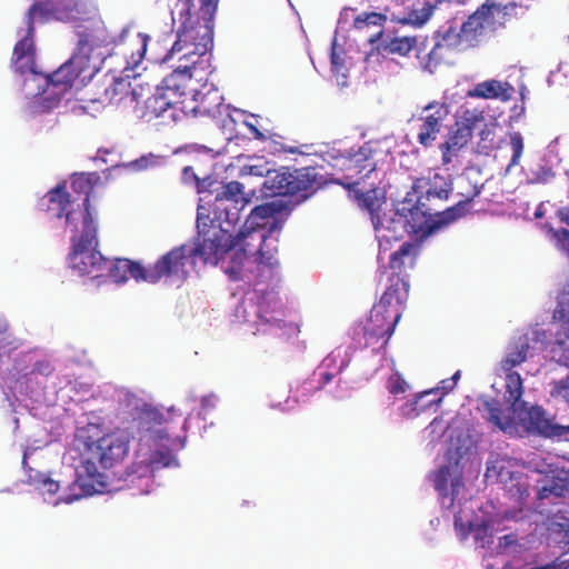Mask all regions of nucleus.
I'll list each match as a JSON object with an SVG mask.
<instances>
[{
  "label": "nucleus",
  "instance_id": "58",
  "mask_svg": "<svg viewBox=\"0 0 569 569\" xmlns=\"http://www.w3.org/2000/svg\"><path fill=\"white\" fill-rule=\"evenodd\" d=\"M244 126L248 128L249 132L256 140L266 141L268 139L267 134L260 131L256 123L246 120Z\"/></svg>",
  "mask_w": 569,
  "mask_h": 569
},
{
  "label": "nucleus",
  "instance_id": "9",
  "mask_svg": "<svg viewBox=\"0 0 569 569\" xmlns=\"http://www.w3.org/2000/svg\"><path fill=\"white\" fill-rule=\"evenodd\" d=\"M78 199H71V193L67 191L66 184H58L47 192L41 201L47 212L56 218H66L68 226L72 227V231H79L87 226L90 220L96 222L92 211L87 209L78 210L74 206Z\"/></svg>",
  "mask_w": 569,
  "mask_h": 569
},
{
  "label": "nucleus",
  "instance_id": "43",
  "mask_svg": "<svg viewBox=\"0 0 569 569\" xmlns=\"http://www.w3.org/2000/svg\"><path fill=\"white\" fill-rule=\"evenodd\" d=\"M488 8L491 16L493 12L500 14V24L503 26L513 19H518V9H521L522 6L515 1H510L506 4H502L501 2H491L488 3Z\"/></svg>",
  "mask_w": 569,
  "mask_h": 569
},
{
  "label": "nucleus",
  "instance_id": "41",
  "mask_svg": "<svg viewBox=\"0 0 569 569\" xmlns=\"http://www.w3.org/2000/svg\"><path fill=\"white\" fill-rule=\"evenodd\" d=\"M54 16V8L50 1H34L26 14V23L29 34H34V23L47 22Z\"/></svg>",
  "mask_w": 569,
  "mask_h": 569
},
{
  "label": "nucleus",
  "instance_id": "54",
  "mask_svg": "<svg viewBox=\"0 0 569 569\" xmlns=\"http://www.w3.org/2000/svg\"><path fill=\"white\" fill-rule=\"evenodd\" d=\"M48 475L42 473L40 471H33L30 469L28 475V482L34 486L37 489H41L43 480L47 479Z\"/></svg>",
  "mask_w": 569,
  "mask_h": 569
},
{
  "label": "nucleus",
  "instance_id": "12",
  "mask_svg": "<svg viewBox=\"0 0 569 569\" xmlns=\"http://www.w3.org/2000/svg\"><path fill=\"white\" fill-rule=\"evenodd\" d=\"M188 251L189 246L181 244L161 256L152 266L146 268V282L157 283L162 278H177L183 281L188 273L186 266L191 261Z\"/></svg>",
  "mask_w": 569,
  "mask_h": 569
},
{
  "label": "nucleus",
  "instance_id": "42",
  "mask_svg": "<svg viewBox=\"0 0 569 569\" xmlns=\"http://www.w3.org/2000/svg\"><path fill=\"white\" fill-rule=\"evenodd\" d=\"M551 351L560 352L559 361L569 367V325L559 322Z\"/></svg>",
  "mask_w": 569,
  "mask_h": 569
},
{
  "label": "nucleus",
  "instance_id": "7",
  "mask_svg": "<svg viewBox=\"0 0 569 569\" xmlns=\"http://www.w3.org/2000/svg\"><path fill=\"white\" fill-rule=\"evenodd\" d=\"M79 231L80 234H74L71 238V251L68 256L69 267L79 276L100 278L104 274L109 260L97 250L99 243L97 222L91 223L89 220L87 226Z\"/></svg>",
  "mask_w": 569,
  "mask_h": 569
},
{
  "label": "nucleus",
  "instance_id": "16",
  "mask_svg": "<svg viewBox=\"0 0 569 569\" xmlns=\"http://www.w3.org/2000/svg\"><path fill=\"white\" fill-rule=\"evenodd\" d=\"M179 112L188 116L184 106H177L158 89L148 97L140 108V117L147 122L156 121L157 124H170L176 122Z\"/></svg>",
  "mask_w": 569,
  "mask_h": 569
},
{
  "label": "nucleus",
  "instance_id": "10",
  "mask_svg": "<svg viewBox=\"0 0 569 569\" xmlns=\"http://www.w3.org/2000/svg\"><path fill=\"white\" fill-rule=\"evenodd\" d=\"M485 122V112L478 108H463L453 127L447 136V140L439 146L442 153V163L449 164L458 151L471 140L473 130L479 123Z\"/></svg>",
  "mask_w": 569,
  "mask_h": 569
},
{
  "label": "nucleus",
  "instance_id": "36",
  "mask_svg": "<svg viewBox=\"0 0 569 569\" xmlns=\"http://www.w3.org/2000/svg\"><path fill=\"white\" fill-rule=\"evenodd\" d=\"M387 22V16L379 12H362L353 20V28L358 31H366L370 28L377 29L368 37V41L373 44L383 36V24Z\"/></svg>",
  "mask_w": 569,
  "mask_h": 569
},
{
  "label": "nucleus",
  "instance_id": "13",
  "mask_svg": "<svg viewBox=\"0 0 569 569\" xmlns=\"http://www.w3.org/2000/svg\"><path fill=\"white\" fill-rule=\"evenodd\" d=\"M450 113L446 102L431 101L425 106L417 118V141L425 148L431 147L438 139Z\"/></svg>",
  "mask_w": 569,
  "mask_h": 569
},
{
  "label": "nucleus",
  "instance_id": "34",
  "mask_svg": "<svg viewBox=\"0 0 569 569\" xmlns=\"http://www.w3.org/2000/svg\"><path fill=\"white\" fill-rule=\"evenodd\" d=\"M567 495H569V470L565 468L553 470L546 485L538 491L539 499L551 496L563 498Z\"/></svg>",
  "mask_w": 569,
  "mask_h": 569
},
{
  "label": "nucleus",
  "instance_id": "40",
  "mask_svg": "<svg viewBox=\"0 0 569 569\" xmlns=\"http://www.w3.org/2000/svg\"><path fill=\"white\" fill-rule=\"evenodd\" d=\"M417 46V37H393L381 41L377 49L385 54L406 57Z\"/></svg>",
  "mask_w": 569,
  "mask_h": 569
},
{
  "label": "nucleus",
  "instance_id": "27",
  "mask_svg": "<svg viewBox=\"0 0 569 569\" xmlns=\"http://www.w3.org/2000/svg\"><path fill=\"white\" fill-rule=\"evenodd\" d=\"M104 271H107V276L114 283H123L129 279V277L137 281H146L147 277L146 267L129 259H117L114 261H109V264Z\"/></svg>",
  "mask_w": 569,
  "mask_h": 569
},
{
  "label": "nucleus",
  "instance_id": "19",
  "mask_svg": "<svg viewBox=\"0 0 569 569\" xmlns=\"http://www.w3.org/2000/svg\"><path fill=\"white\" fill-rule=\"evenodd\" d=\"M372 224L379 241L380 252L389 250L392 241H399L406 233H409L406 219H402L397 210L390 217L372 218Z\"/></svg>",
  "mask_w": 569,
  "mask_h": 569
},
{
  "label": "nucleus",
  "instance_id": "46",
  "mask_svg": "<svg viewBox=\"0 0 569 569\" xmlns=\"http://www.w3.org/2000/svg\"><path fill=\"white\" fill-rule=\"evenodd\" d=\"M451 192V187L448 182L443 181L440 186H431L420 199L432 206L433 201H446Z\"/></svg>",
  "mask_w": 569,
  "mask_h": 569
},
{
  "label": "nucleus",
  "instance_id": "30",
  "mask_svg": "<svg viewBox=\"0 0 569 569\" xmlns=\"http://www.w3.org/2000/svg\"><path fill=\"white\" fill-rule=\"evenodd\" d=\"M290 211L291 207L281 200L266 202L251 210L246 223L264 231L266 227L269 226V222L266 220L277 219L278 216L282 213L288 214Z\"/></svg>",
  "mask_w": 569,
  "mask_h": 569
},
{
  "label": "nucleus",
  "instance_id": "31",
  "mask_svg": "<svg viewBox=\"0 0 569 569\" xmlns=\"http://www.w3.org/2000/svg\"><path fill=\"white\" fill-rule=\"evenodd\" d=\"M512 90L513 88L507 81L490 79L477 83L472 89L467 91L466 96L469 98L508 101L511 99Z\"/></svg>",
  "mask_w": 569,
  "mask_h": 569
},
{
  "label": "nucleus",
  "instance_id": "25",
  "mask_svg": "<svg viewBox=\"0 0 569 569\" xmlns=\"http://www.w3.org/2000/svg\"><path fill=\"white\" fill-rule=\"evenodd\" d=\"M101 183V177L98 172H80L71 176L70 188L73 193L71 199H78L76 208L91 211L90 197L94 188Z\"/></svg>",
  "mask_w": 569,
  "mask_h": 569
},
{
  "label": "nucleus",
  "instance_id": "60",
  "mask_svg": "<svg viewBox=\"0 0 569 569\" xmlns=\"http://www.w3.org/2000/svg\"><path fill=\"white\" fill-rule=\"evenodd\" d=\"M556 216L562 223L569 227V206L558 208Z\"/></svg>",
  "mask_w": 569,
  "mask_h": 569
},
{
  "label": "nucleus",
  "instance_id": "38",
  "mask_svg": "<svg viewBox=\"0 0 569 569\" xmlns=\"http://www.w3.org/2000/svg\"><path fill=\"white\" fill-rule=\"evenodd\" d=\"M452 28L448 29L442 36L441 40L437 41L432 49L423 57L418 54L420 64L429 72H433L435 69L441 63L443 59V50L446 47L451 46L453 38L451 37Z\"/></svg>",
  "mask_w": 569,
  "mask_h": 569
},
{
  "label": "nucleus",
  "instance_id": "5",
  "mask_svg": "<svg viewBox=\"0 0 569 569\" xmlns=\"http://www.w3.org/2000/svg\"><path fill=\"white\" fill-rule=\"evenodd\" d=\"M327 180L318 167H281L267 171L262 183L266 197H296L302 202L326 184Z\"/></svg>",
  "mask_w": 569,
  "mask_h": 569
},
{
  "label": "nucleus",
  "instance_id": "64",
  "mask_svg": "<svg viewBox=\"0 0 569 569\" xmlns=\"http://www.w3.org/2000/svg\"><path fill=\"white\" fill-rule=\"evenodd\" d=\"M531 569H567L562 563L551 562L546 566L533 567Z\"/></svg>",
  "mask_w": 569,
  "mask_h": 569
},
{
  "label": "nucleus",
  "instance_id": "45",
  "mask_svg": "<svg viewBox=\"0 0 569 569\" xmlns=\"http://www.w3.org/2000/svg\"><path fill=\"white\" fill-rule=\"evenodd\" d=\"M149 462L152 467L156 468L178 466L176 456L168 448L154 450L150 456Z\"/></svg>",
  "mask_w": 569,
  "mask_h": 569
},
{
  "label": "nucleus",
  "instance_id": "49",
  "mask_svg": "<svg viewBox=\"0 0 569 569\" xmlns=\"http://www.w3.org/2000/svg\"><path fill=\"white\" fill-rule=\"evenodd\" d=\"M510 144L512 149V158L510 160V166H516L519 163V160L523 151V140L519 132H513L510 136Z\"/></svg>",
  "mask_w": 569,
  "mask_h": 569
},
{
  "label": "nucleus",
  "instance_id": "33",
  "mask_svg": "<svg viewBox=\"0 0 569 569\" xmlns=\"http://www.w3.org/2000/svg\"><path fill=\"white\" fill-rule=\"evenodd\" d=\"M223 98L218 93H207L201 96L200 100L191 99L192 106L186 104L188 114L192 117L217 118L221 114V106Z\"/></svg>",
  "mask_w": 569,
  "mask_h": 569
},
{
  "label": "nucleus",
  "instance_id": "24",
  "mask_svg": "<svg viewBox=\"0 0 569 569\" xmlns=\"http://www.w3.org/2000/svg\"><path fill=\"white\" fill-rule=\"evenodd\" d=\"M12 66L16 72L21 74L29 71L31 76L24 80V84L29 82H36L39 78L33 70L34 67V44H33V34L26 36L16 43L13 48L12 54Z\"/></svg>",
  "mask_w": 569,
  "mask_h": 569
},
{
  "label": "nucleus",
  "instance_id": "52",
  "mask_svg": "<svg viewBox=\"0 0 569 569\" xmlns=\"http://www.w3.org/2000/svg\"><path fill=\"white\" fill-rule=\"evenodd\" d=\"M54 368L53 366L51 365L50 361L48 360H38L31 371L29 373L26 375V377L28 376H32V375H41V376H44V377H48L50 376L52 372H53Z\"/></svg>",
  "mask_w": 569,
  "mask_h": 569
},
{
  "label": "nucleus",
  "instance_id": "26",
  "mask_svg": "<svg viewBox=\"0 0 569 569\" xmlns=\"http://www.w3.org/2000/svg\"><path fill=\"white\" fill-rule=\"evenodd\" d=\"M418 254V244L410 241L403 242L398 250L391 253L389 268L392 270V274L388 279L389 284H392L395 278H402L407 281L403 273L407 269L415 267Z\"/></svg>",
  "mask_w": 569,
  "mask_h": 569
},
{
  "label": "nucleus",
  "instance_id": "1",
  "mask_svg": "<svg viewBox=\"0 0 569 569\" xmlns=\"http://www.w3.org/2000/svg\"><path fill=\"white\" fill-rule=\"evenodd\" d=\"M74 437L80 452V466L71 488L79 491L62 497L66 503L108 491L104 471L121 465L129 453L128 437L119 430L108 431L99 423L90 422L78 428Z\"/></svg>",
  "mask_w": 569,
  "mask_h": 569
},
{
  "label": "nucleus",
  "instance_id": "55",
  "mask_svg": "<svg viewBox=\"0 0 569 569\" xmlns=\"http://www.w3.org/2000/svg\"><path fill=\"white\" fill-rule=\"evenodd\" d=\"M9 326L6 321H0V349L11 345V336L8 332Z\"/></svg>",
  "mask_w": 569,
  "mask_h": 569
},
{
  "label": "nucleus",
  "instance_id": "20",
  "mask_svg": "<svg viewBox=\"0 0 569 569\" xmlns=\"http://www.w3.org/2000/svg\"><path fill=\"white\" fill-rule=\"evenodd\" d=\"M482 406L483 418L495 428L508 435H513L518 431L519 410H513L511 403L503 408L499 400L491 398L483 401Z\"/></svg>",
  "mask_w": 569,
  "mask_h": 569
},
{
  "label": "nucleus",
  "instance_id": "15",
  "mask_svg": "<svg viewBox=\"0 0 569 569\" xmlns=\"http://www.w3.org/2000/svg\"><path fill=\"white\" fill-rule=\"evenodd\" d=\"M230 250H232V234L220 227L210 238H203L194 247L189 246V256L194 263L200 258L203 263L217 264L219 260Z\"/></svg>",
  "mask_w": 569,
  "mask_h": 569
},
{
  "label": "nucleus",
  "instance_id": "4",
  "mask_svg": "<svg viewBox=\"0 0 569 569\" xmlns=\"http://www.w3.org/2000/svg\"><path fill=\"white\" fill-rule=\"evenodd\" d=\"M409 283L402 278H395L392 284H388L379 302L370 310L365 326L367 341L386 346L392 336L402 315V306L407 301Z\"/></svg>",
  "mask_w": 569,
  "mask_h": 569
},
{
  "label": "nucleus",
  "instance_id": "18",
  "mask_svg": "<svg viewBox=\"0 0 569 569\" xmlns=\"http://www.w3.org/2000/svg\"><path fill=\"white\" fill-rule=\"evenodd\" d=\"M136 422L141 439L148 437L151 440L158 441L169 438V430L167 428L169 420L163 412L154 407L144 406L141 408Z\"/></svg>",
  "mask_w": 569,
  "mask_h": 569
},
{
  "label": "nucleus",
  "instance_id": "57",
  "mask_svg": "<svg viewBox=\"0 0 569 569\" xmlns=\"http://www.w3.org/2000/svg\"><path fill=\"white\" fill-rule=\"evenodd\" d=\"M455 528L458 531V535L461 539H466L468 535L475 529L472 523L465 526L458 518L455 519Z\"/></svg>",
  "mask_w": 569,
  "mask_h": 569
},
{
  "label": "nucleus",
  "instance_id": "11",
  "mask_svg": "<svg viewBox=\"0 0 569 569\" xmlns=\"http://www.w3.org/2000/svg\"><path fill=\"white\" fill-rule=\"evenodd\" d=\"M548 333L538 325L525 333L513 338L508 347L505 358L501 360L503 371H515L513 368L523 363L533 351L547 349Z\"/></svg>",
  "mask_w": 569,
  "mask_h": 569
},
{
  "label": "nucleus",
  "instance_id": "62",
  "mask_svg": "<svg viewBox=\"0 0 569 569\" xmlns=\"http://www.w3.org/2000/svg\"><path fill=\"white\" fill-rule=\"evenodd\" d=\"M267 171H272L271 169H266L262 166H250L249 167V173L252 176H264L267 178Z\"/></svg>",
  "mask_w": 569,
  "mask_h": 569
},
{
  "label": "nucleus",
  "instance_id": "17",
  "mask_svg": "<svg viewBox=\"0 0 569 569\" xmlns=\"http://www.w3.org/2000/svg\"><path fill=\"white\" fill-rule=\"evenodd\" d=\"M249 201L250 200L243 192V184L238 181H230L224 184L221 191L216 196V211L224 212L226 222L237 223L240 211L249 203Z\"/></svg>",
  "mask_w": 569,
  "mask_h": 569
},
{
  "label": "nucleus",
  "instance_id": "37",
  "mask_svg": "<svg viewBox=\"0 0 569 569\" xmlns=\"http://www.w3.org/2000/svg\"><path fill=\"white\" fill-rule=\"evenodd\" d=\"M258 317L268 325L280 323L284 317L281 301L272 295H264L258 302Z\"/></svg>",
  "mask_w": 569,
  "mask_h": 569
},
{
  "label": "nucleus",
  "instance_id": "50",
  "mask_svg": "<svg viewBox=\"0 0 569 569\" xmlns=\"http://www.w3.org/2000/svg\"><path fill=\"white\" fill-rule=\"evenodd\" d=\"M161 157H157L153 154L142 156L139 159L134 160L131 166L137 170H147L150 168H156L161 163Z\"/></svg>",
  "mask_w": 569,
  "mask_h": 569
},
{
  "label": "nucleus",
  "instance_id": "23",
  "mask_svg": "<svg viewBox=\"0 0 569 569\" xmlns=\"http://www.w3.org/2000/svg\"><path fill=\"white\" fill-rule=\"evenodd\" d=\"M515 461L508 457H497L490 460L487 465L486 477L488 479H496V481L507 485L509 481L517 480V482L510 488V491L515 487L520 496H528L527 485L521 482V473L516 471Z\"/></svg>",
  "mask_w": 569,
  "mask_h": 569
},
{
  "label": "nucleus",
  "instance_id": "3",
  "mask_svg": "<svg viewBox=\"0 0 569 569\" xmlns=\"http://www.w3.org/2000/svg\"><path fill=\"white\" fill-rule=\"evenodd\" d=\"M182 7L180 10L181 24L177 30V40L164 60L173 54H180V66L188 67V69L196 72L198 69L207 70L210 67L211 49L213 47V29L208 23L201 24L192 20L188 1L183 2Z\"/></svg>",
  "mask_w": 569,
  "mask_h": 569
},
{
  "label": "nucleus",
  "instance_id": "29",
  "mask_svg": "<svg viewBox=\"0 0 569 569\" xmlns=\"http://www.w3.org/2000/svg\"><path fill=\"white\" fill-rule=\"evenodd\" d=\"M490 18L491 13L488 3H485L462 23L459 33L452 29L451 37L453 40L460 38L466 41H472L483 33Z\"/></svg>",
  "mask_w": 569,
  "mask_h": 569
},
{
  "label": "nucleus",
  "instance_id": "28",
  "mask_svg": "<svg viewBox=\"0 0 569 569\" xmlns=\"http://www.w3.org/2000/svg\"><path fill=\"white\" fill-rule=\"evenodd\" d=\"M355 192V199L358 206L366 209L372 218H378L381 204L385 202V197L379 196L378 182L361 181L360 186L349 187Z\"/></svg>",
  "mask_w": 569,
  "mask_h": 569
},
{
  "label": "nucleus",
  "instance_id": "39",
  "mask_svg": "<svg viewBox=\"0 0 569 569\" xmlns=\"http://www.w3.org/2000/svg\"><path fill=\"white\" fill-rule=\"evenodd\" d=\"M506 373V400L511 403L513 410L525 407L526 402L521 400L523 396V380L517 371H503Z\"/></svg>",
  "mask_w": 569,
  "mask_h": 569
},
{
  "label": "nucleus",
  "instance_id": "63",
  "mask_svg": "<svg viewBox=\"0 0 569 569\" xmlns=\"http://www.w3.org/2000/svg\"><path fill=\"white\" fill-rule=\"evenodd\" d=\"M331 63L336 70H339L343 64L342 58L336 52L335 48L331 51Z\"/></svg>",
  "mask_w": 569,
  "mask_h": 569
},
{
  "label": "nucleus",
  "instance_id": "35",
  "mask_svg": "<svg viewBox=\"0 0 569 569\" xmlns=\"http://www.w3.org/2000/svg\"><path fill=\"white\" fill-rule=\"evenodd\" d=\"M257 228L249 227L246 230H241L236 237L232 236V250L234 249V273L240 271L243 259L249 254L257 256L259 250V243L247 238V236Z\"/></svg>",
  "mask_w": 569,
  "mask_h": 569
},
{
  "label": "nucleus",
  "instance_id": "8",
  "mask_svg": "<svg viewBox=\"0 0 569 569\" xmlns=\"http://www.w3.org/2000/svg\"><path fill=\"white\" fill-rule=\"evenodd\" d=\"M388 151L379 140H370L348 151L345 162L346 178L350 180L348 187H357L361 181L369 180L376 172L379 162L383 161Z\"/></svg>",
  "mask_w": 569,
  "mask_h": 569
},
{
  "label": "nucleus",
  "instance_id": "6",
  "mask_svg": "<svg viewBox=\"0 0 569 569\" xmlns=\"http://www.w3.org/2000/svg\"><path fill=\"white\" fill-rule=\"evenodd\" d=\"M470 201V199L462 200L440 211L419 197L413 199L411 193L408 192L396 210L401 214L402 219H406L407 229L410 234L428 236L437 228L449 224L465 216Z\"/></svg>",
  "mask_w": 569,
  "mask_h": 569
},
{
  "label": "nucleus",
  "instance_id": "51",
  "mask_svg": "<svg viewBox=\"0 0 569 569\" xmlns=\"http://www.w3.org/2000/svg\"><path fill=\"white\" fill-rule=\"evenodd\" d=\"M148 40L149 37L147 34L139 33L137 36L138 50L137 53L132 52L131 54L132 63L134 67H137L142 61L144 53L147 51Z\"/></svg>",
  "mask_w": 569,
  "mask_h": 569
},
{
  "label": "nucleus",
  "instance_id": "56",
  "mask_svg": "<svg viewBox=\"0 0 569 569\" xmlns=\"http://www.w3.org/2000/svg\"><path fill=\"white\" fill-rule=\"evenodd\" d=\"M59 482L51 479L49 476L47 477V479L43 480V483H42V487H41V490L43 492H47L49 495H54L59 491Z\"/></svg>",
  "mask_w": 569,
  "mask_h": 569
},
{
  "label": "nucleus",
  "instance_id": "21",
  "mask_svg": "<svg viewBox=\"0 0 569 569\" xmlns=\"http://www.w3.org/2000/svg\"><path fill=\"white\" fill-rule=\"evenodd\" d=\"M37 83L38 89H42L37 94L30 104V112L32 114H41L51 112L58 108L67 93L60 86L48 80L47 77L39 74Z\"/></svg>",
  "mask_w": 569,
  "mask_h": 569
},
{
  "label": "nucleus",
  "instance_id": "14",
  "mask_svg": "<svg viewBox=\"0 0 569 569\" xmlns=\"http://www.w3.org/2000/svg\"><path fill=\"white\" fill-rule=\"evenodd\" d=\"M521 425L528 432L537 433L549 438H561L569 436V426L552 423L547 418L546 411L539 406L525 407L519 409L518 426Z\"/></svg>",
  "mask_w": 569,
  "mask_h": 569
},
{
  "label": "nucleus",
  "instance_id": "61",
  "mask_svg": "<svg viewBox=\"0 0 569 569\" xmlns=\"http://www.w3.org/2000/svg\"><path fill=\"white\" fill-rule=\"evenodd\" d=\"M453 388H455V381L449 380V379L441 380L440 386L438 387V389L442 390L443 395L449 393L450 391L453 390Z\"/></svg>",
  "mask_w": 569,
  "mask_h": 569
},
{
  "label": "nucleus",
  "instance_id": "53",
  "mask_svg": "<svg viewBox=\"0 0 569 569\" xmlns=\"http://www.w3.org/2000/svg\"><path fill=\"white\" fill-rule=\"evenodd\" d=\"M555 318L558 320V322L569 325V298L559 301L555 312Z\"/></svg>",
  "mask_w": 569,
  "mask_h": 569
},
{
  "label": "nucleus",
  "instance_id": "47",
  "mask_svg": "<svg viewBox=\"0 0 569 569\" xmlns=\"http://www.w3.org/2000/svg\"><path fill=\"white\" fill-rule=\"evenodd\" d=\"M451 477V469L449 466L440 467L433 475L435 489L441 495L448 493V481Z\"/></svg>",
  "mask_w": 569,
  "mask_h": 569
},
{
  "label": "nucleus",
  "instance_id": "59",
  "mask_svg": "<svg viewBox=\"0 0 569 569\" xmlns=\"http://www.w3.org/2000/svg\"><path fill=\"white\" fill-rule=\"evenodd\" d=\"M216 406V397L213 395L204 396L201 398V409L204 412H208L210 409H213Z\"/></svg>",
  "mask_w": 569,
  "mask_h": 569
},
{
  "label": "nucleus",
  "instance_id": "2",
  "mask_svg": "<svg viewBox=\"0 0 569 569\" xmlns=\"http://www.w3.org/2000/svg\"><path fill=\"white\" fill-rule=\"evenodd\" d=\"M110 43L102 26L87 28L79 33L77 48L71 58L58 70L47 74L48 80L69 92L73 87L81 88L99 71L104 56L101 48Z\"/></svg>",
  "mask_w": 569,
  "mask_h": 569
},
{
  "label": "nucleus",
  "instance_id": "22",
  "mask_svg": "<svg viewBox=\"0 0 569 569\" xmlns=\"http://www.w3.org/2000/svg\"><path fill=\"white\" fill-rule=\"evenodd\" d=\"M196 71L184 66H178L169 76L164 77L157 89L177 106H186V89Z\"/></svg>",
  "mask_w": 569,
  "mask_h": 569
},
{
  "label": "nucleus",
  "instance_id": "48",
  "mask_svg": "<svg viewBox=\"0 0 569 569\" xmlns=\"http://www.w3.org/2000/svg\"><path fill=\"white\" fill-rule=\"evenodd\" d=\"M407 388L408 383L400 373L396 372L388 378L387 389L391 395L405 393Z\"/></svg>",
  "mask_w": 569,
  "mask_h": 569
},
{
  "label": "nucleus",
  "instance_id": "44",
  "mask_svg": "<svg viewBox=\"0 0 569 569\" xmlns=\"http://www.w3.org/2000/svg\"><path fill=\"white\" fill-rule=\"evenodd\" d=\"M433 9V6L428 2H423L421 8L410 9L402 19V22L415 27H421L431 18Z\"/></svg>",
  "mask_w": 569,
  "mask_h": 569
},
{
  "label": "nucleus",
  "instance_id": "32",
  "mask_svg": "<svg viewBox=\"0 0 569 569\" xmlns=\"http://www.w3.org/2000/svg\"><path fill=\"white\" fill-rule=\"evenodd\" d=\"M247 238L259 243V250L254 259L258 266L269 269H273L278 266V260L276 258L277 247L273 244L274 240L271 237L262 230H253L247 236Z\"/></svg>",
  "mask_w": 569,
  "mask_h": 569
}]
</instances>
